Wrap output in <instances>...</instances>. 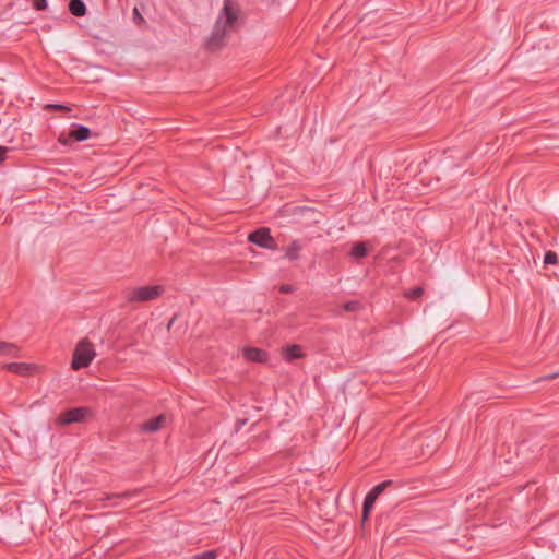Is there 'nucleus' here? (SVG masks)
<instances>
[{"instance_id":"obj_27","label":"nucleus","mask_w":559,"mask_h":559,"mask_svg":"<svg viewBox=\"0 0 559 559\" xmlns=\"http://www.w3.org/2000/svg\"><path fill=\"white\" fill-rule=\"evenodd\" d=\"M559 376V372L551 373L549 376H546L544 380H552Z\"/></svg>"},{"instance_id":"obj_11","label":"nucleus","mask_w":559,"mask_h":559,"mask_svg":"<svg viewBox=\"0 0 559 559\" xmlns=\"http://www.w3.org/2000/svg\"><path fill=\"white\" fill-rule=\"evenodd\" d=\"M3 368L20 376H26L31 370L29 365L25 362H9Z\"/></svg>"},{"instance_id":"obj_22","label":"nucleus","mask_w":559,"mask_h":559,"mask_svg":"<svg viewBox=\"0 0 559 559\" xmlns=\"http://www.w3.org/2000/svg\"><path fill=\"white\" fill-rule=\"evenodd\" d=\"M132 13H133L134 23H136L139 25L145 23L144 17L141 15V13L136 7L133 9Z\"/></svg>"},{"instance_id":"obj_13","label":"nucleus","mask_w":559,"mask_h":559,"mask_svg":"<svg viewBox=\"0 0 559 559\" xmlns=\"http://www.w3.org/2000/svg\"><path fill=\"white\" fill-rule=\"evenodd\" d=\"M69 11L76 17H82L86 14V5L82 0H70Z\"/></svg>"},{"instance_id":"obj_25","label":"nucleus","mask_w":559,"mask_h":559,"mask_svg":"<svg viewBox=\"0 0 559 559\" xmlns=\"http://www.w3.org/2000/svg\"><path fill=\"white\" fill-rule=\"evenodd\" d=\"M8 152H10L9 147L0 146V163H2L7 158Z\"/></svg>"},{"instance_id":"obj_16","label":"nucleus","mask_w":559,"mask_h":559,"mask_svg":"<svg viewBox=\"0 0 559 559\" xmlns=\"http://www.w3.org/2000/svg\"><path fill=\"white\" fill-rule=\"evenodd\" d=\"M138 495V491H123L121 493H112V495H105L100 500H110V499H130L132 497H135Z\"/></svg>"},{"instance_id":"obj_28","label":"nucleus","mask_w":559,"mask_h":559,"mask_svg":"<svg viewBox=\"0 0 559 559\" xmlns=\"http://www.w3.org/2000/svg\"><path fill=\"white\" fill-rule=\"evenodd\" d=\"M59 142H60V143H62V144H68V139H64V138H63V134H61V135L59 136Z\"/></svg>"},{"instance_id":"obj_14","label":"nucleus","mask_w":559,"mask_h":559,"mask_svg":"<svg viewBox=\"0 0 559 559\" xmlns=\"http://www.w3.org/2000/svg\"><path fill=\"white\" fill-rule=\"evenodd\" d=\"M350 257L354 259H360L366 257L367 248L364 242H355L350 249Z\"/></svg>"},{"instance_id":"obj_26","label":"nucleus","mask_w":559,"mask_h":559,"mask_svg":"<svg viewBox=\"0 0 559 559\" xmlns=\"http://www.w3.org/2000/svg\"><path fill=\"white\" fill-rule=\"evenodd\" d=\"M294 290V287L289 284H283L281 287H280V292L283 293V294H289Z\"/></svg>"},{"instance_id":"obj_12","label":"nucleus","mask_w":559,"mask_h":559,"mask_svg":"<svg viewBox=\"0 0 559 559\" xmlns=\"http://www.w3.org/2000/svg\"><path fill=\"white\" fill-rule=\"evenodd\" d=\"M302 249L301 242L299 240H294L285 251V258L290 261L298 260L300 258V251Z\"/></svg>"},{"instance_id":"obj_6","label":"nucleus","mask_w":559,"mask_h":559,"mask_svg":"<svg viewBox=\"0 0 559 559\" xmlns=\"http://www.w3.org/2000/svg\"><path fill=\"white\" fill-rule=\"evenodd\" d=\"M166 421L165 415H158L141 425V430L146 432H155L158 431L164 427V424Z\"/></svg>"},{"instance_id":"obj_9","label":"nucleus","mask_w":559,"mask_h":559,"mask_svg":"<svg viewBox=\"0 0 559 559\" xmlns=\"http://www.w3.org/2000/svg\"><path fill=\"white\" fill-rule=\"evenodd\" d=\"M283 357L286 361L290 362L294 359L304 357V354L301 352V347L299 345L294 344L284 348Z\"/></svg>"},{"instance_id":"obj_21","label":"nucleus","mask_w":559,"mask_h":559,"mask_svg":"<svg viewBox=\"0 0 559 559\" xmlns=\"http://www.w3.org/2000/svg\"><path fill=\"white\" fill-rule=\"evenodd\" d=\"M558 260L557 253L554 251L546 252L544 257V263L545 264H555Z\"/></svg>"},{"instance_id":"obj_24","label":"nucleus","mask_w":559,"mask_h":559,"mask_svg":"<svg viewBox=\"0 0 559 559\" xmlns=\"http://www.w3.org/2000/svg\"><path fill=\"white\" fill-rule=\"evenodd\" d=\"M47 108L53 109V110H70L69 107L61 105V104H50L47 106Z\"/></svg>"},{"instance_id":"obj_18","label":"nucleus","mask_w":559,"mask_h":559,"mask_svg":"<svg viewBox=\"0 0 559 559\" xmlns=\"http://www.w3.org/2000/svg\"><path fill=\"white\" fill-rule=\"evenodd\" d=\"M217 550H206L201 554L192 556L190 559H216Z\"/></svg>"},{"instance_id":"obj_10","label":"nucleus","mask_w":559,"mask_h":559,"mask_svg":"<svg viewBox=\"0 0 559 559\" xmlns=\"http://www.w3.org/2000/svg\"><path fill=\"white\" fill-rule=\"evenodd\" d=\"M19 347L14 343L0 341V356L19 357Z\"/></svg>"},{"instance_id":"obj_20","label":"nucleus","mask_w":559,"mask_h":559,"mask_svg":"<svg viewBox=\"0 0 559 559\" xmlns=\"http://www.w3.org/2000/svg\"><path fill=\"white\" fill-rule=\"evenodd\" d=\"M343 308L345 311L355 312L360 309V302L356 301V300H350V301L345 302Z\"/></svg>"},{"instance_id":"obj_1","label":"nucleus","mask_w":559,"mask_h":559,"mask_svg":"<svg viewBox=\"0 0 559 559\" xmlns=\"http://www.w3.org/2000/svg\"><path fill=\"white\" fill-rule=\"evenodd\" d=\"M239 13L240 10L233 0H224L223 9L206 39V47L210 50H217L224 46L225 36L237 27Z\"/></svg>"},{"instance_id":"obj_7","label":"nucleus","mask_w":559,"mask_h":559,"mask_svg":"<svg viewBox=\"0 0 559 559\" xmlns=\"http://www.w3.org/2000/svg\"><path fill=\"white\" fill-rule=\"evenodd\" d=\"M91 130L82 124H73V129L69 132V139L82 142L91 138Z\"/></svg>"},{"instance_id":"obj_19","label":"nucleus","mask_w":559,"mask_h":559,"mask_svg":"<svg viewBox=\"0 0 559 559\" xmlns=\"http://www.w3.org/2000/svg\"><path fill=\"white\" fill-rule=\"evenodd\" d=\"M424 294V289L423 287H414L409 290H406L405 292V297L408 298V299H417L419 298L421 295Z\"/></svg>"},{"instance_id":"obj_8","label":"nucleus","mask_w":559,"mask_h":559,"mask_svg":"<svg viewBox=\"0 0 559 559\" xmlns=\"http://www.w3.org/2000/svg\"><path fill=\"white\" fill-rule=\"evenodd\" d=\"M243 356L247 360L254 362H264L267 358L266 352L255 347L245 348Z\"/></svg>"},{"instance_id":"obj_5","label":"nucleus","mask_w":559,"mask_h":559,"mask_svg":"<svg viewBox=\"0 0 559 559\" xmlns=\"http://www.w3.org/2000/svg\"><path fill=\"white\" fill-rule=\"evenodd\" d=\"M248 240L264 249H276V242L274 238L271 236L270 229L266 227H261L250 233L248 236Z\"/></svg>"},{"instance_id":"obj_15","label":"nucleus","mask_w":559,"mask_h":559,"mask_svg":"<svg viewBox=\"0 0 559 559\" xmlns=\"http://www.w3.org/2000/svg\"><path fill=\"white\" fill-rule=\"evenodd\" d=\"M376 500L377 499L373 496H371L369 492L365 497L364 504H362L364 519H366L368 516L369 512L372 510Z\"/></svg>"},{"instance_id":"obj_3","label":"nucleus","mask_w":559,"mask_h":559,"mask_svg":"<svg viewBox=\"0 0 559 559\" xmlns=\"http://www.w3.org/2000/svg\"><path fill=\"white\" fill-rule=\"evenodd\" d=\"M95 355L94 345L90 341L86 338L80 341L73 352L71 368L80 370L90 366Z\"/></svg>"},{"instance_id":"obj_4","label":"nucleus","mask_w":559,"mask_h":559,"mask_svg":"<svg viewBox=\"0 0 559 559\" xmlns=\"http://www.w3.org/2000/svg\"><path fill=\"white\" fill-rule=\"evenodd\" d=\"M92 409L87 406L73 407L60 413L56 421L60 426L84 423L92 416Z\"/></svg>"},{"instance_id":"obj_17","label":"nucleus","mask_w":559,"mask_h":559,"mask_svg":"<svg viewBox=\"0 0 559 559\" xmlns=\"http://www.w3.org/2000/svg\"><path fill=\"white\" fill-rule=\"evenodd\" d=\"M392 485V480H384L377 486H374L369 493L373 496L376 499L389 487Z\"/></svg>"},{"instance_id":"obj_2","label":"nucleus","mask_w":559,"mask_h":559,"mask_svg":"<svg viewBox=\"0 0 559 559\" xmlns=\"http://www.w3.org/2000/svg\"><path fill=\"white\" fill-rule=\"evenodd\" d=\"M163 292L162 285L139 286L126 289L123 297L128 302H144L158 298Z\"/></svg>"},{"instance_id":"obj_23","label":"nucleus","mask_w":559,"mask_h":559,"mask_svg":"<svg viewBox=\"0 0 559 559\" xmlns=\"http://www.w3.org/2000/svg\"><path fill=\"white\" fill-rule=\"evenodd\" d=\"M33 8L37 11L45 10L47 8V0H34Z\"/></svg>"}]
</instances>
